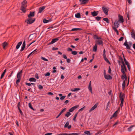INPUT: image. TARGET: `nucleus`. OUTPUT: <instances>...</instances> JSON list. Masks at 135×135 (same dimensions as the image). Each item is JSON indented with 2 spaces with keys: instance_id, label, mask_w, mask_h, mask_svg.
Returning a JSON list of instances; mask_svg holds the SVG:
<instances>
[{
  "instance_id": "nucleus-38",
  "label": "nucleus",
  "mask_w": 135,
  "mask_h": 135,
  "mask_svg": "<svg viewBox=\"0 0 135 135\" xmlns=\"http://www.w3.org/2000/svg\"><path fill=\"white\" fill-rule=\"evenodd\" d=\"M117 115L115 113H114L110 119H112L113 117H117Z\"/></svg>"
},
{
  "instance_id": "nucleus-11",
  "label": "nucleus",
  "mask_w": 135,
  "mask_h": 135,
  "mask_svg": "<svg viewBox=\"0 0 135 135\" xmlns=\"http://www.w3.org/2000/svg\"><path fill=\"white\" fill-rule=\"evenodd\" d=\"M79 107V105H75L70 109L69 111L70 112H72L75 109Z\"/></svg>"
},
{
  "instance_id": "nucleus-63",
  "label": "nucleus",
  "mask_w": 135,
  "mask_h": 135,
  "mask_svg": "<svg viewBox=\"0 0 135 135\" xmlns=\"http://www.w3.org/2000/svg\"><path fill=\"white\" fill-rule=\"evenodd\" d=\"M101 131H100L98 132L96 134L97 135V134H101Z\"/></svg>"
},
{
  "instance_id": "nucleus-40",
  "label": "nucleus",
  "mask_w": 135,
  "mask_h": 135,
  "mask_svg": "<svg viewBox=\"0 0 135 135\" xmlns=\"http://www.w3.org/2000/svg\"><path fill=\"white\" fill-rule=\"evenodd\" d=\"M84 133L86 134L87 135H90V132L88 131H85L84 132Z\"/></svg>"
},
{
  "instance_id": "nucleus-22",
  "label": "nucleus",
  "mask_w": 135,
  "mask_h": 135,
  "mask_svg": "<svg viewBox=\"0 0 135 135\" xmlns=\"http://www.w3.org/2000/svg\"><path fill=\"white\" fill-rule=\"evenodd\" d=\"M125 95L124 94L120 93L119 95V99H124V98Z\"/></svg>"
},
{
  "instance_id": "nucleus-5",
  "label": "nucleus",
  "mask_w": 135,
  "mask_h": 135,
  "mask_svg": "<svg viewBox=\"0 0 135 135\" xmlns=\"http://www.w3.org/2000/svg\"><path fill=\"white\" fill-rule=\"evenodd\" d=\"M118 17L119 19L118 21H119V22H120L121 23H123L124 22V20L123 16L120 15H119Z\"/></svg>"
},
{
  "instance_id": "nucleus-33",
  "label": "nucleus",
  "mask_w": 135,
  "mask_h": 135,
  "mask_svg": "<svg viewBox=\"0 0 135 135\" xmlns=\"http://www.w3.org/2000/svg\"><path fill=\"white\" fill-rule=\"evenodd\" d=\"M103 20L104 21L108 23H109V20L108 18H104L103 19Z\"/></svg>"
},
{
  "instance_id": "nucleus-62",
  "label": "nucleus",
  "mask_w": 135,
  "mask_h": 135,
  "mask_svg": "<svg viewBox=\"0 0 135 135\" xmlns=\"http://www.w3.org/2000/svg\"><path fill=\"white\" fill-rule=\"evenodd\" d=\"M37 49H36L35 50H34L32 52H31V53H30V54L31 55V54L32 53H34V52H36L37 51Z\"/></svg>"
},
{
  "instance_id": "nucleus-27",
  "label": "nucleus",
  "mask_w": 135,
  "mask_h": 135,
  "mask_svg": "<svg viewBox=\"0 0 135 135\" xmlns=\"http://www.w3.org/2000/svg\"><path fill=\"white\" fill-rule=\"evenodd\" d=\"M29 81H34L35 82L36 81V80L33 78H31L29 79Z\"/></svg>"
},
{
  "instance_id": "nucleus-10",
  "label": "nucleus",
  "mask_w": 135,
  "mask_h": 135,
  "mask_svg": "<svg viewBox=\"0 0 135 135\" xmlns=\"http://www.w3.org/2000/svg\"><path fill=\"white\" fill-rule=\"evenodd\" d=\"M114 27H115L118 28L119 26V21H118L117 20H115L114 23Z\"/></svg>"
},
{
  "instance_id": "nucleus-24",
  "label": "nucleus",
  "mask_w": 135,
  "mask_h": 135,
  "mask_svg": "<svg viewBox=\"0 0 135 135\" xmlns=\"http://www.w3.org/2000/svg\"><path fill=\"white\" fill-rule=\"evenodd\" d=\"M22 44V42H21V41H20V42H18V43L17 45H16V49H18L20 47V46Z\"/></svg>"
},
{
  "instance_id": "nucleus-14",
  "label": "nucleus",
  "mask_w": 135,
  "mask_h": 135,
  "mask_svg": "<svg viewBox=\"0 0 135 135\" xmlns=\"http://www.w3.org/2000/svg\"><path fill=\"white\" fill-rule=\"evenodd\" d=\"M88 89L90 91L91 94L93 93L92 87L91 86V81H90L89 82L88 87Z\"/></svg>"
},
{
  "instance_id": "nucleus-29",
  "label": "nucleus",
  "mask_w": 135,
  "mask_h": 135,
  "mask_svg": "<svg viewBox=\"0 0 135 135\" xmlns=\"http://www.w3.org/2000/svg\"><path fill=\"white\" fill-rule=\"evenodd\" d=\"M6 70L5 69L3 73L2 74L1 77V79H2L4 76L5 73L6 72Z\"/></svg>"
},
{
  "instance_id": "nucleus-25",
  "label": "nucleus",
  "mask_w": 135,
  "mask_h": 135,
  "mask_svg": "<svg viewBox=\"0 0 135 135\" xmlns=\"http://www.w3.org/2000/svg\"><path fill=\"white\" fill-rule=\"evenodd\" d=\"M117 28H116V27H115L114 26H113L112 27V28L114 30V31H115L117 33V35H118L119 34V32L118 31L117 29Z\"/></svg>"
},
{
  "instance_id": "nucleus-12",
  "label": "nucleus",
  "mask_w": 135,
  "mask_h": 135,
  "mask_svg": "<svg viewBox=\"0 0 135 135\" xmlns=\"http://www.w3.org/2000/svg\"><path fill=\"white\" fill-rule=\"evenodd\" d=\"M131 34L132 37L135 39V32L134 30L133 29L131 31Z\"/></svg>"
},
{
  "instance_id": "nucleus-3",
  "label": "nucleus",
  "mask_w": 135,
  "mask_h": 135,
  "mask_svg": "<svg viewBox=\"0 0 135 135\" xmlns=\"http://www.w3.org/2000/svg\"><path fill=\"white\" fill-rule=\"evenodd\" d=\"M35 18H28L26 20L25 22L28 24H31L33 23L35 21Z\"/></svg>"
},
{
  "instance_id": "nucleus-56",
  "label": "nucleus",
  "mask_w": 135,
  "mask_h": 135,
  "mask_svg": "<svg viewBox=\"0 0 135 135\" xmlns=\"http://www.w3.org/2000/svg\"><path fill=\"white\" fill-rule=\"evenodd\" d=\"M35 78H36L37 79H39L38 76L37 74L36 73L35 74Z\"/></svg>"
},
{
  "instance_id": "nucleus-37",
  "label": "nucleus",
  "mask_w": 135,
  "mask_h": 135,
  "mask_svg": "<svg viewBox=\"0 0 135 135\" xmlns=\"http://www.w3.org/2000/svg\"><path fill=\"white\" fill-rule=\"evenodd\" d=\"M71 114L69 112L65 114V115L67 117H68Z\"/></svg>"
},
{
  "instance_id": "nucleus-39",
  "label": "nucleus",
  "mask_w": 135,
  "mask_h": 135,
  "mask_svg": "<svg viewBox=\"0 0 135 135\" xmlns=\"http://www.w3.org/2000/svg\"><path fill=\"white\" fill-rule=\"evenodd\" d=\"M41 59L43 60H44L45 61H48V60L47 59H46L45 57H41Z\"/></svg>"
},
{
  "instance_id": "nucleus-26",
  "label": "nucleus",
  "mask_w": 135,
  "mask_h": 135,
  "mask_svg": "<svg viewBox=\"0 0 135 135\" xmlns=\"http://www.w3.org/2000/svg\"><path fill=\"white\" fill-rule=\"evenodd\" d=\"M126 80H124L122 84V87L123 90H124L125 87V81Z\"/></svg>"
},
{
  "instance_id": "nucleus-55",
  "label": "nucleus",
  "mask_w": 135,
  "mask_h": 135,
  "mask_svg": "<svg viewBox=\"0 0 135 135\" xmlns=\"http://www.w3.org/2000/svg\"><path fill=\"white\" fill-rule=\"evenodd\" d=\"M50 75V74L49 72H47V73L45 74V76H49Z\"/></svg>"
},
{
  "instance_id": "nucleus-54",
  "label": "nucleus",
  "mask_w": 135,
  "mask_h": 135,
  "mask_svg": "<svg viewBox=\"0 0 135 135\" xmlns=\"http://www.w3.org/2000/svg\"><path fill=\"white\" fill-rule=\"evenodd\" d=\"M18 110H19L21 114L22 115H23V112H22V111H21V109L20 108H19V109H18Z\"/></svg>"
},
{
  "instance_id": "nucleus-43",
  "label": "nucleus",
  "mask_w": 135,
  "mask_h": 135,
  "mask_svg": "<svg viewBox=\"0 0 135 135\" xmlns=\"http://www.w3.org/2000/svg\"><path fill=\"white\" fill-rule=\"evenodd\" d=\"M77 52L75 51H73L71 52V54L74 55H76L77 54Z\"/></svg>"
},
{
  "instance_id": "nucleus-13",
  "label": "nucleus",
  "mask_w": 135,
  "mask_h": 135,
  "mask_svg": "<svg viewBox=\"0 0 135 135\" xmlns=\"http://www.w3.org/2000/svg\"><path fill=\"white\" fill-rule=\"evenodd\" d=\"M104 77L107 80H110L112 79V76L108 74L105 75Z\"/></svg>"
},
{
  "instance_id": "nucleus-59",
  "label": "nucleus",
  "mask_w": 135,
  "mask_h": 135,
  "mask_svg": "<svg viewBox=\"0 0 135 135\" xmlns=\"http://www.w3.org/2000/svg\"><path fill=\"white\" fill-rule=\"evenodd\" d=\"M98 36L96 35H95L94 36V39H97Z\"/></svg>"
},
{
  "instance_id": "nucleus-51",
  "label": "nucleus",
  "mask_w": 135,
  "mask_h": 135,
  "mask_svg": "<svg viewBox=\"0 0 135 135\" xmlns=\"http://www.w3.org/2000/svg\"><path fill=\"white\" fill-rule=\"evenodd\" d=\"M124 37H121L119 39V41H123V40Z\"/></svg>"
},
{
  "instance_id": "nucleus-1",
  "label": "nucleus",
  "mask_w": 135,
  "mask_h": 135,
  "mask_svg": "<svg viewBox=\"0 0 135 135\" xmlns=\"http://www.w3.org/2000/svg\"><path fill=\"white\" fill-rule=\"evenodd\" d=\"M121 72L123 74V75L121 76V78L123 80L124 79L125 80H127V77L125 71L126 72L127 70V68L126 66H121Z\"/></svg>"
},
{
  "instance_id": "nucleus-50",
  "label": "nucleus",
  "mask_w": 135,
  "mask_h": 135,
  "mask_svg": "<svg viewBox=\"0 0 135 135\" xmlns=\"http://www.w3.org/2000/svg\"><path fill=\"white\" fill-rule=\"evenodd\" d=\"M66 110V108H64L60 112V114H61L64 112Z\"/></svg>"
},
{
  "instance_id": "nucleus-16",
  "label": "nucleus",
  "mask_w": 135,
  "mask_h": 135,
  "mask_svg": "<svg viewBox=\"0 0 135 135\" xmlns=\"http://www.w3.org/2000/svg\"><path fill=\"white\" fill-rule=\"evenodd\" d=\"M26 46V43L25 41H24L23 42L22 45V46L21 47V48L20 50V51H23L24 49Z\"/></svg>"
},
{
  "instance_id": "nucleus-60",
  "label": "nucleus",
  "mask_w": 135,
  "mask_h": 135,
  "mask_svg": "<svg viewBox=\"0 0 135 135\" xmlns=\"http://www.w3.org/2000/svg\"><path fill=\"white\" fill-rule=\"evenodd\" d=\"M63 57L65 59H67V57L66 56V55L65 54H63Z\"/></svg>"
},
{
  "instance_id": "nucleus-23",
  "label": "nucleus",
  "mask_w": 135,
  "mask_h": 135,
  "mask_svg": "<svg viewBox=\"0 0 135 135\" xmlns=\"http://www.w3.org/2000/svg\"><path fill=\"white\" fill-rule=\"evenodd\" d=\"M97 42L96 43L97 44L99 45H102L103 44V42L102 41V40H98L96 41Z\"/></svg>"
},
{
  "instance_id": "nucleus-57",
  "label": "nucleus",
  "mask_w": 135,
  "mask_h": 135,
  "mask_svg": "<svg viewBox=\"0 0 135 135\" xmlns=\"http://www.w3.org/2000/svg\"><path fill=\"white\" fill-rule=\"evenodd\" d=\"M66 61L68 63H70L71 61V60L69 59H67Z\"/></svg>"
},
{
  "instance_id": "nucleus-2",
  "label": "nucleus",
  "mask_w": 135,
  "mask_h": 135,
  "mask_svg": "<svg viewBox=\"0 0 135 135\" xmlns=\"http://www.w3.org/2000/svg\"><path fill=\"white\" fill-rule=\"evenodd\" d=\"M22 5L21 7V9L23 13H25L26 11V9L27 6V1L26 0H24L21 3Z\"/></svg>"
},
{
  "instance_id": "nucleus-64",
  "label": "nucleus",
  "mask_w": 135,
  "mask_h": 135,
  "mask_svg": "<svg viewBox=\"0 0 135 135\" xmlns=\"http://www.w3.org/2000/svg\"><path fill=\"white\" fill-rule=\"evenodd\" d=\"M47 94L48 95H53V93L51 92H48L47 93Z\"/></svg>"
},
{
  "instance_id": "nucleus-15",
  "label": "nucleus",
  "mask_w": 135,
  "mask_h": 135,
  "mask_svg": "<svg viewBox=\"0 0 135 135\" xmlns=\"http://www.w3.org/2000/svg\"><path fill=\"white\" fill-rule=\"evenodd\" d=\"M35 15V12H30V13L28 15V17L29 18H31L32 17H33Z\"/></svg>"
},
{
  "instance_id": "nucleus-45",
  "label": "nucleus",
  "mask_w": 135,
  "mask_h": 135,
  "mask_svg": "<svg viewBox=\"0 0 135 135\" xmlns=\"http://www.w3.org/2000/svg\"><path fill=\"white\" fill-rule=\"evenodd\" d=\"M95 18L97 21H99L100 20L101 17L99 16H97Z\"/></svg>"
},
{
  "instance_id": "nucleus-19",
  "label": "nucleus",
  "mask_w": 135,
  "mask_h": 135,
  "mask_svg": "<svg viewBox=\"0 0 135 135\" xmlns=\"http://www.w3.org/2000/svg\"><path fill=\"white\" fill-rule=\"evenodd\" d=\"M98 45L96 43L94 46L93 48V51L94 52H96L97 50Z\"/></svg>"
},
{
  "instance_id": "nucleus-21",
  "label": "nucleus",
  "mask_w": 135,
  "mask_h": 135,
  "mask_svg": "<svg viewBox=\"0 0 135 135\" xmlns=\"http://www.w3.org/2000/svg\"><path fill=\"white\" fill-rule=\"evenodd\" d=\"M134 127H135V124L130 126L128 128V131L129 132H131L132 130V128Z\"/></svg>"
},
{
  "instance_id": "nucleus-18",
  "label": "nucleus",
  "mask_w": 135,
  "mask_h": 135,
  "mask_svg": "<svg viewBox=\"0 0 135 135\" xmlns=\"http://www.w3.org/2000/svg\"><path fill=\"white\" fill-rule=\"evenodd\" d=\"M98 14V11H94L93 12H91V14L93 17L97 16Z\"/></svg>"
},
{
  "instance_id": "nucleus-61",
  "label": "nucleus",
  "mask_w": 135,
  "mask_h": 135,
  "mask_svg": "<svg viewBox=\"0 0 135 135\" xmlns=\"http://www.w3.org/2000/svg\"><path fill=\"white\" fill-rule=\"evenodd\" d=\"M65 96H61L60 98V99L61 100H62L64 99L65 98Z\"/></svg>"
},
{
  "instance_id": "nucleus-52",
  "label": "nucleus",
  "mask_w": 135,
  "mask_h": 135,
  "mask_svg": "<svg viewBox=\"0 0 135 135\" xmlns=\"http://www.w3.org/2000/svg\"><path fill=\"white\" fill-rule=\"evenodd\" d=\"M20 102H19L18 103L17 105V107L18 108V109H19V108H20Z\"/></svg>"
},
{
  "instance_id": "nucleus-58",
  "label": "nucleus",
  "mask_w": 135,
  "mask_h": 135,
  "mask_svg": "<svg viewBox=\"0 0 135 135\" xmlns=\"http://www.w3.org/2000/svg\"><path fill=\"white\" fill-rule=\"evenodd\" d=\"M58 48L57 47H53L52 48V50H58Z\"/></svg>"
},
{
  "instance_id": "nucleus-42",
  "label": "nucleus",
  "mask_w": 135,
  "mask_h": 135,
  "mask_svg": "<svg viewBox=\"0 0 135 135\" xmlns=\"http://www.w3.org/2000/svg\"><path fill=\"white\" fill-rule=\"evenodd\" d=\"M69 122H67L64 125V127H65V128L67 127L68 126H69Z\"/></svg>"
},
{
  "instance_id": "nucleus-46",
  "label": "nucleus",
  "mask_w": 135,
  "mask_h": 135,
  "mask_svg": "<svg viewBox=\"0 0 135 135\" xmlns=\"http://www.w3.org/2000/svg\"><path fill=\"white\" fill-rule=\"evenodd\" d=\"M29 107L31 109H33V108L32 107L30 103H29L28 104Z\"/></svg>"
},
{
  "instance_id": "nucleus-32",
  "label": "nucleus",
  "mask_w": 135,
  "mask_h": 135,
  "mask_svg": "<svg viewBox=\"0 0 135 135\" xmlns=\"http://www.w3.org/2000/svg\"><path fill=\"white\" fill-rule=\"evenodd\" d=\"M119 58L122 61V65L121 66H126L124 61H123V59L122 58L120 57V56H119Z\"/></svg>"
},
{
  "instance_id": "nucleus-53",
  "label": "nucleus",
  "mask_w": 135,
  "mask_h": 135,
  "mask_svg": "<svg viewBox=\"0 0 135 135\" xmlns=\"http://www.w3.org/2000/svg\"><path fill=\"white\" fill-rule=\"evenodd\" d=\"M79 28H74L72 29L71 31H77L78 29H79Z\"/></svg>"
},
{
  "instance_id": "nucleus-31",
  "label": "nucleus",
  "mask_w": 135,
  "mask_h": 135,
  "mask_svg": "<svg viewBox=\"0 0 135 135\" xmlns=\"http://www.w3.org/2000/svg\"><path fill=\"white\" fill-rule=\"evenodd\" d=\"M7 43L6 42H3V43L2 45L3 47V48L4 49H5V47L7 46Z\"/></svg>"
},
{
  "instance_id": "nucleus-36",
  "label": "nucleus",
  "mask_w": 135,
  "mask_h": 135,
  "mask_svg": "<svg viewBox=\"0 0 135 135\" xmlns=\"http://www.w3.org/2000/svg\"><path fill=\"white\" fill-rule=\"evenodd\" d=\"M78 114V113L77 112L75 114V115H74V117L73 118V120L74 121H75L76 119V118L77 117V116Z\"/></svg>"
},
{
  "instance_id": "nucleus-17",
  "label": "nucleus",
  "mask_w": 135,
  "mask_h": 135,
  "mask_svg": "<svg viewBox=\"0 0 135 135\" xmlns=\"http://www.w3.org/2000/svg\"><path fill=\"white\" fill-rule=\"evenodd\" d=\"M45 7L44 6H43L39 8V11L38 13H41L45 9Z\"/></svg>"
},
{
  "instance_id": "nucleus-48",
  "label": "nucleus",
  "mask_w": 135,
  "mask_h": 135,
  "mask_svg": "<svg viewBox=\"0 0 135 135\" xmlns=\"http://www.w3.org/2000/svg\"><path fill=\"white\" fill-rule=\"evenodd\" d=\"M72 135H86L85 134L79 135L78 133H72Z\"/></svg>"
},
{
  "instance_id": "nucleus-49",
  "label": "nucleus",
  "mask_w": 135,
  "mask_h": 135,
  "mask_svg": "<svg viewBox=\"0 0 135 135\" xmlns=\"http://www.w3.org/2000/svg\"><path fill=\"white\" fill-rule=\"evenodd\" d=\"M111 69L110 68V67L109 66V69H108V73L109 74H110L111 73Z\"/></svg>"
},
{
  "instance_id": "nucleus-8",
  "label": "nucleus",
  "mask_w": 135,
  "mask_h": 135,
  "mask_svg": "<svg viewBox=\"0 0 135 135\" xmlns=\"http://www.w3.org/2000/svg\"><path fill=\"white\" fill-rule=\"evenodd\" d=\"M22 73V70H21L20 72H18L17 74V78L21 79Z\"/></svg>"
},
{
  "instance_id": "nucleus-34",
  "label": "nucleus",
  "mask_w": 135,
  "mask_h": 135,
  "mask_svg": "<svg viewBox=\"0 0 135 135\" xmlns=\"http://www.w3.org/2000/svg\"><path fill=\"white\" fill-rule=\"evenodd\" d=\"M43 22L44 23H46L50 21L49 20H47L46 19H44L43 20Z\"/></svg>"
},
{
  "instance_id": "nucleus-35",
  "label": "nucleus",
  "mask_w": 135,
  "mask_h": 135,
  "mask_svg": "<svg viewBox=\"0 0 135 135\" xmlns=\"http://www.w3.org/2000/svg\"><path fill=\"white\" fill-rule=\"evenodd\" d=\"M105 61L108 63L109 64H110V63L109 60H108V59L106 57L104 58Z\"/></svg>"
},
{
  "instance_id": "nucleus-41",
  "label": "nucleus",
  "mask_w": 135,
  "mask_h": 135,
  "mask_svg": "<svg viewBox=\"0 0 135 135\" xmlns=\"http://www.w3.org/2000/svg\"><path fill=\"white\" fill-rule=\"evenodd\" d=\"M38 88H39V89L40 90H41L43 89V86L41 85H38Z\"/></svg>"
},
{
  "instance_id": "nucleus-7",
  "label": "nucleus",
  "mask_w": 135,
  "mask_h": 135,
  "mask_svg": "<svg viewBox=\"0 0 135 135\" xmlns=\"http://www.w3.org/2000/svg\"><path fill=\"white\" fill-rule=\"evenodd\" d=\"M98 104L97 103H96L93 107L91 108L90 110H89V113L91 112V111L94 110L96 109L98 106Z\"/></svg>"
},
{
  "instance_id": "nucleus-9",
  "label": "nucleus",
  "mask_w": 135,
  "mask_h": 135,
  "mask_svg": "<svg viewBox=\"0 0 135 135\" xmlns=\"http://www.w3.org/2000/svg\"><path fill=\"white\" fill-rule=\"evenodd\" d=\"M60 37H58L57 38L53 39L52 40L51 42H50V44H52L58 41Z\"/></svg>"
},
{
  "instance_id": "nucleus-44",
  "label": "nucleus",
  "mask_w": 135,
  "mask_h": 135,
  "mask_svg": "<svg viewBox=\"0 0 135 135\" xmlns=\"http://www.w3.org/2000/svg\"><path fill=\"white\" fill-rule=\"evenodd\" d=\"M85 106H84L82 108L80 109H79L78 110V112H80V111H82L85 108Z\"/></svg>"
},
{
  "instance_id": "nucleus-30",
  "label": "nucleus",
  "mask_w": 135,
  "mask_h": 135,
  "mask_svg": "<svg viewBox=\"0 0 135 135\" xmlns=\"http://www.w3.org/2000/svg\"><path fill=\"white\" fill-rule=\"evenodd\" d=\"M75 17L76 18H80L81 17L80 14L79 13H78L75 15Z\"/></svg>"
},
{
  "instance_id": "nucleus-4",
  "label": "nucleus",
  "mask_w": 135,
  "mask_h": 135,
  "mask_svg": "<svg viewBox=\"0 0 135 135\" xmlns=\"http://www.w3.org/2000/svg\"><path fill=\"white\" fill-rule=\"evenodd\" d=\"M102 9L104 13L106 15H108V12L109 11L108 8L103 6L102 7Z\"/></svg>"
},
{
  "instance_id": "nucleus-6",
  "label": "nucleus",
  "mask_w": 135,
  "mask_h": 135,
  "mask_svg": "<svg viewBox=\"0 0 135 135\" xmlns=\"http://www.w3.org/2000/svg\"><path fill=\"white\" fill-rule=\"evenodd\" d=\"M131 44H131L130 45H129L128 44V42L127 41H125L123 45L125 46L127 49H130Z\"/></svg>"
},
{
  "instance_id": "nucleus-47",
  "label": "nucleus",
  "mask_w": 135,
  "mask_h": 135,
  "mask_svg": "<svg viewBox=\"0 0 135 135\" xmlns=\"http://www.w3.org/2000/svg\"><path fill=\"white\" fill-rule=\"evenodd\" d=\"M18 79L16 80V84H18V83H19L20 81V80L21 79L17 78Z\"/></svg>"
},
{
  "instance_id": "nucleus-20",
  "label": "nucleus",
  "mask_w": 135,
  "mask_h": 135,
  "mask_svg": "<svg viewBox=\"0 0 135 135\" xmlns=\"http://www.w3.org/2000/svg\"><path fill=\"white\" fill-rule=\"evenodd\" d=\"M80 3L82 4H85L88 1V0H79Z\"/></svg>"
},
{
  "instance_id": "nucleus-28",
  "label": "nucleus",
  "mask_w": 135,
  "mask_h": 135,
  "mask_svg": "<svg viewBox=\"0 0 135 135\" xmlns=\"http://www.w3.org/2000/svg\"><path fill=\"white\" fill-rule=\"evenodd\" d=\"M80 89L79 88H75L73 89H71V90L72 91H75L80 90Z\"/></svg>"
}]
</instances>
